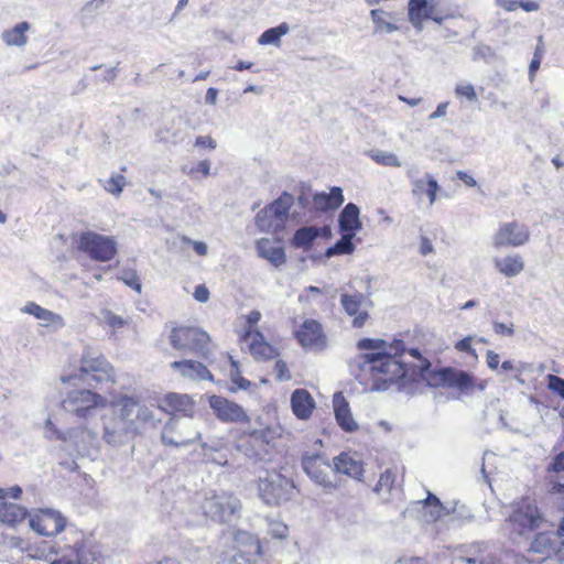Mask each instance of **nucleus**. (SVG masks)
I'll use <instances>...</instances> for the list:
<instances>
[{"label":"nucleus","mask_w":564,"mask_h":564,"mask_svg":"<svg viewBox=\"0 0 564 564\" xmlns=\"http://www.w3.org/2000/svg\"><path fill=\"white\" fill-rule=\"evenodd\" d=\"M357 348L367 352L359 354L350 361V370L356 377L357 371L369 373L373 379L384 375L388 376L386 381L392 382L406 375V366L401 359L403 341L388 344L383 339L362 338L358 340Z\"/></svg>","instance_id":"obj_1"},{"label":"nucleus","mask_w":564,"mask_h":564,"mask_svg":"<svg viewBox=\"0 0 564 564\" xmlns=\"http://www.w3.org/2000/svg\"><path fill=\"white\" fill-rule=\"evenodd\" d=\"M112 414L104 419L102 440L111 447H121L140 434L139 424H154L150 408L130 395H120L111 402Z\"/></svg>","instance_id":"obj_2"},{"label":"nucleus","mask_w":564,"mask_h":564,"mask_svg":"<svg viewBox=\"0 0 564 564\" xmlns=\"http://www.w3.org/2000/svg\"><path fill=\"white\" fill-rule=\"evenodd\" d=\"M107 404V398L90 389L69 390L61 401L64 411L84 420L94 416L98 409H102Z\"/></svg>","instance_id":"obj_3"},{"label":"nucleus","mask_w":564,"mask_h":564,"mask_svg":"<svg viewBox=\"0 0 564 564\" xmlns=\"http://www.w3.org/2000/svg\"><path fill=\"white\" fill-rule=\"evenodd\" d=\"M202 440V432L192 419L173 415L161 430L160 441L165 447L182 448Z\"/></svg>","instance_id":"obj_4"},{"label":"nucleus","mask_w":564,"mask_h":564,"mask_svg":"<svg viewBox=\"0 0 564 564\" xmlns=\"http://www.w3.org/2000/svg\"><path fill=\"white\" fill-rule=\"evenodd\" d=\"M80 379L93 388L102 389L115 383V369L100 354L86 350L80 360Z\"/></svg>","instance_id":"obj_5"},{"label":"nucleus","mask_w":564,"mask_h":564,"mask_svg":"<svg viewBox=\"0 0 564 564\" xmlns=\"http://www.w3.org/2000/svg\"><path fill=\"white\" fill-rule=\"evenodd\" d=\"M294 482L276 470H270L259 477V497L268 506H279L289 501L294 492Z\"/></svg>","instance_id":"obj_6"},{"label":"nucleus","mask_w":564,"mask_h":564,"mask_svg":"<svg viewBox=\"0 0 564 564\" xmlns=\"http://www.w3.org/2000/svg\"><path fill=\"white\" fill-rule=\"evenodd\" d=\"M293 204V196L286 192L282 193L279 198L257 214V227L263 232L281 231L285 227Z\"/></svg>","instance_id":"obj_7"},{"label":"nucleus","mask_w":564,"mask_h":564,"mask_svg":"<svg viewBox=\"0 0 564 564\" xmlns=\"http://www.w3.org/2000/svg\"><path fill=\"white\" fill-rule=\"evenodd\" d=\"M209 335L196 327H175L171 330L170 344L180 351H195L207 357L209 349Z\"/></svg>","instance_id":"obj_8"},{"label":"nucleus","mask_w":564,"mask_h":564,"mask_svg":"<svg viewBox=\"0 0 564 564\" xmlns=\"http://www.w3.org/2000/svg\"><path fill=\"white\" fill-rule=\"evenodd\" d=\"M544 521L534 500L529 498L522 499L513 507L512 513L509 516L508 524L519 535L539 529Z\"/></svg>","instance_id":"obj_9"},{"label":"nucleus","mask_w":564,"mask_h":564,"mask_svg":"<svg viewBox=\"0 0 564 564\" xmlns=\"http://www.w3.org/2000/svg\"><path fill=\"white\" fill-rule=\"evenodd\" d=\"M78 249L95 261L106 262L116 256L117 241L110 236L86 231L79 236Z\"/></svg>","instance_id":"obj_10"},{"label":"nucleus","mask_w":564,"mask_h":564,"mask_svg":"<svg viewBox=\"0 0 564 564\" xmlns=\"http://www.w3.org/2000/svg\"><path fill=\"white\" fill-rule=\"evenodd\" d=\"M240 507L239 499L227 494L207 497L202 505L204 514L219 522L230 521Z\"/></svg>","instance_id":"obj_11"},{"label":"nucleus","mask_w":564,"mask_h":564,"mask_svg":"<svg viewBox=\"0 0 564 564\" xmlns=\"http://www.w3.org/2000/svg\"><path fill=\"white\" fill-rule=\"evenodd\" d=\"M29 524L36 533L45 536H53L64 530L66 519L57 510L40 509L30 514Z\"/></svg>","instance_id":"obj_12"},{"label":"nucleus","mask_w":564,"mask_h":564,"mask_svg":"<svg viewBox=\"0 0 564 564\" xmlns=\"http://www.w3.org/2000/svg\"><path fill=\"white\" fill-rule=\"evenodd\" d=\"M530 239V230L527 225L518 221H507L499 225V228L492 236L495 248L521 247Z\"/></svg>","instance_id":"obj_13"},{"label":"nucleus","mask_w":564,"mask_h":564,"mask_svg":"<svg viewBox=\"0 0 564 564\" xmlns=\"http://www.w3.org/2000/svg\"><path fill=\"white\" fill-rule=\"evenodd\" d=\"M302 467L308 478L324 488H336L330 475L334 473L328 460L319 454L305 453L302 457Z\"/></svg>","instance_id":"obj_14"},{"label":"nucleus","mask_w":564,"mask_h":564,"mask_svg":"<svg viewBox=\"0 0 564 564\" xmlns=\"http://www.w3.org/2000/svg\"><path fill=\"white\" fill-rule=\"evenodd\" d=\"M44 437L50 441H62L70 444L78 454H84L87 451L86 440H94V435L85 430L59 431L50 417L44 424Z\"/></svg>","instance_id":"obj_15"},{"label":"nucleus","mask_w":564,"mask_h":564,"mask_svg":"<svg viewBox=\"0 0 564 564\" xmlns=\"http://www.w3.org/2000/svg\"><path fill=\"white\" fill-rule=\"evenodd\" d=\"M209 405L221 422L247 423L249 416L237 403L219 395L209 398Z\"/></svg>","instance_id":"obj_16"},{"label":"nucleus","mask_w":564,"mask_h":564,"mask_svg":"<svg viewBox=\"0 0 564 564\" xmlns=\"http://www.w3.org/2000/svg\"><path fill=\"white\" fill-rule=\"evenodd\" d=\"M371 302L362 293L356 292L354 294L344 293L340 296V304L345 311V313L351 317L354 327H362L369 314L367 312V306Z\"/></svg>","instance_id":"obj_17"},{"label":"nucleus","mask_w":564,"mask_h":564,"mask_svg":"<svg viewBox=\"0 0 564 564\" xmlns=\"http://www.w3.org/2000/svg\"><path fill=\"white\" fill-rule=\"evenodd\" d=\"M242 348L248 347L250 354L259 360H270L276 356V349L265 341L257 329H247L240 337Z\"/></svg>","instance_id":"obj_18"},{"label":"nucleus","mask_w":564,"mask_h":564,"mask_svg":"<svg viewBox=\"0 0 564 564\" xmlns=\"http://www.w3.org/2000/svg\"><path fill=\"white\" fill-rule=\"evenodd\" d=\"M432 383L455 388L465 393L474 389V378L466 371L454 368H444L438 371Z\"/></svg>","instance_id":"obj_19"},{"label":"nucleus","mask_w":564,"mask_h":564,"mask_svg":"<svg viewBox=\"0 0 564 564\" xmlns=\"http://www.w3.org/2000/svg\"><path fill=\"white\" fill-rule=\"evenodd\" d=\"M295 335L304 348L321 349L326 343L322 325L315 319L304 321Z\"/></svg>","instance_id":"obj_20"},{"label":"nucleus","mask_w":564,"mask_h":564,"mask_svg":"<svg viewBox=\"0 0 564 564\" xmlns=\"http://www.w3.org/2000/svg\"><path fill=\"white\" fill-rule=\"evenodd\" d=\"M202 449L203 459L218 466H226L228 464L227 456L223 451L227 446V442L221 436L207 435L205 438L198 440Z\"/></svg>","instance_id":"obj_21"},{"label":"nucleus","mask_w":564,"mask_h":564,"mask_svg":"<svg viewBox=\"0 0 564 564\" xmlns=\"http://www.w3.org/2000/svg\"><path fill=\"white\" fill-rule=\"evenodd\" d=\"M417 170L415 167H410L406 171V176L412 186V194L414 196H421L425 193L429 197L430 205H433L436 202V194L440 191V185L435 177L426 173L424 178L416 177Z\"/></svg>","instance_id":"obj_22"},{"label":"nucleus","mask_w":564,"mask_h":564,"mask_svg":"<svg viewBox=\"0 0 564 564\" xmlns=\"http://www.w3.org/2000/svg\"><path fill=\"white\" fill-rule=\"evenodd\" d=\"M160 408L169 413L178 412L183 415L182 419H193L195 402L187 394L170 392L161 401Z\"/></svg>","instance_id":"obj_23"},{"label":"nucleus","mask_w":564,"mask_h":564,"mask_svg":"<svg viewBox=\"0 0 564 564\" xmlns=\"http://www.w3.org/2000/svg\"><path fill=\"white\" fill-rule=\"evenodd\" d=\"M333 408L336 422L345 432L352 433L359 429L358 423L352 417L349 404L341 392L334 394Z\"/></svg>","instance_id":"obj_24"},{"label":"nucleus","mask_w":564,"mask_h":564,"mask_svg":"<svg viewBox=\"0 0 564 564\" xmlns=\"http://www.w3.org/2000/svg\"><path fill=\"white\" fill-rule=\"evenodd\" d=\"M256 248L259 257L265 259L275 268L286 262L285 250L279 242L261 238L257 241Z\"/></svg>","instance_id":"obj_25"},{"label":"nucleus","mask_w":564,"mask_h":564,"mask_svg":"<svg viewBox=\"0 0 564 564\" xmlns=\"http://www.w3.org/2000/svg\"><path fill=\"white\" fill-rule=\"evenodd\" d=\"M360 209L354 203H348L338 216V226L341 234H350L354 237L362 228Z\"/></svg>","instance_id":"obj_26"},{"label":"nucleus","mask_w":564,"mask_h":564,"mask_svg":"<svg viewBox=\"0 0 564 564\" xmlns=\"http://www.w3.org/2000/svg\"><path fill=\"white\" fill-rule=\"evenodd\" d=\"M315 408V401L305 389H296L291 395V409L300 420H307Z\"/></svg>","instance_id":"obj_27"},{"label":"nucleus","mask_w":564,"mask_h":564,"mask_svg":"<svg viewBox=\"0 0 564 564\" xmlns=\"http://www.w3.org/2000/svg\"><path fill=\"white\" fill-rule=\"evenodd\" d=\"M171 368L180 371L181 376L191 380H213V375L202 362L180 360L171 362Z\"/></svg>","instance_id":"obj_28"},{"label":"nucleus","mask_w":564,"mask_h":564,"mask_svg":"<svg viewBox=\"0 0 564 564\" xmlns=\"http://www.w3.org/2000/svg\"><path fill=\"white\" fill-rule=\"evenodd\" d=\"M333 471H337L354 479L361 480L364 475V466L360 460L355 459L348 453H340L334 458Z\"/></svg>","instance_id":"obj_29"},{"label":"nucleus","mask_w":564,"mask_h":564,"mask_svg":"<svg viewBox=\"0 0 564 564\" xmlns=\"http://www.w3.org/2000/svg\"><path fill=\"white\" fill-rule=\"evenodd\" d=\"M344 200L343 189L338 186L332 187L329 193L321 192L313 196V205L317 212L337 209Z\"/></svg>","instance_id":"obj_30"},{"label":"nucleus","mask_w":564,"mask_h":564,"mask_svg":"<svg viewBox=\"0 0 564 564\" xmlns=\"http://www.w3.org/2000/svg\"><path fill=\"white\" fill-rule=\"evenodd\" d=\"M433 11L434 8L429 6L427 0H409V21L417 32L423 30L424 20L432 18Z\"/></svg>","instance_id":"obj_31"},{"label":"nucleus","mask_w":564,"mask_h":564,"mask_svg":"<svg viewBox=\"0 0 564 564\" xmlns=\"http://www.w3.org/2000/svg\"><path fill=\"white\" fill-rule=\"evenodd\" d=\"M370 19L373 23L375 34H391L399 31V26L395 23V14L392 12L372 9L370 11Z\"/></svg>","instance_id":"obj_32"},{"label":"nucleus","mask_w":564,"mask_h":564,"mask_svg":"<svg viewBox=\"0 0 564 564\" xmlns=\"http://www.w3.org/2000/svg\"><path fill=\"white\" fill-rule=\"evenodd\" d=\"M21 312L42 321L43 326L55 325L57 327H63L65 325L61 315L40 306L35 302H28L23 307H21Z\"/></svg>","instance_id":"obj_33"},{"label":"nucleus","mask_w":564,"mask_h":564,"mask_svg":"<svg viewBox=\"0 0 564 564\" xmlns=\"http://www.w3.org/2000/svg\"><path fill=\"white\" fill-rule=\"evenodd\" d=\"M234 540L238 546H246L245 553L250 556L248 561L256 562V557L262 555L260 541L256 535L248 531L238 530L234 534Z\"/></svg>","instance_id":"obj_34"},{"label":"nucleus","mask_w":564,"mask_h":564,"mask_svg":"<svg viewBox=\"0 0 564 564\" xmlns=\"http://www.w3.org/2000/svg\"><path fill=\"white\" fill-rule=\"evenodd\" d=\"M26 517V509L23 507L1 501L0 502V522L14 527L15 524L22 522Z\"/></svg>","instance_id":"obj_35"},{"label":"nucleus","mask_w":564,"mask_h":564,"mask_svg":"<svg viewBox=\"0 0 564 564\" xmlns=\"http://www.w3.org/2000/svg\"><path fill=\"white\" fill-rule=\"evenodd\" d=\"M496 269L505 276L512 278L520 274L524 269V262L518 254L495 259Z\"/></svg>","instance_id":"obj_36"},{"label":"nucleus","mask_w":564,"mask_h":564,"mask_svg":"<svg viewBox=\"0 0 564 564\" xmlns=\"http://www.w3.org/2000/svg\"><path fill=\"white\" fill-rule=\"evenodd\" d=\"M30 23L23 21L18 23L12 29L4 30L1 33V39L8 46H24L28 42L25 33L30 30Z\"/></svg>","instance_id":"obj_37"},{"label":"nucleus","mask_w":564,"mask_h":564,"mask_svg":"<svg viewBox=\"0 0 564 564\" xmlns=\"http://www.w3.org/2000/svg\"><path fill=\"white\" fill-rule=\"evenodd\" d=\"M280 426H267L260 430H253L249 433L248 443L251 445H271L281 436Z\"/></svg>","instance_id":"obj_38"},{"label":"nucleus","mask_w":564,"mask_h":564,"mask_svg":"<svg viewBox=\"0 0 564 564\" xmlns=\"http://www.w3.org/2000/svg\"><path fill=\"white\" fill-rule=\"evenodd\" d=\"M484 545L480 543L471 544L462 550V554L453 558L452 564H485Z\"/></svg>","instance_id":"obj_39"},{"label":"nucleus","mask_w":564,"mask_h":564,"mask_svg":"<svg viewBox=\"0 0 564 564\" xmlns=\"http://www.w3.org/2000/svg\"><path fill=\"white\" fill-rule=\"evenodd\" d=\"M317 237H319L318 227H302L295 231L292 245L295 248H310Z\"/></svg>","instance_id":"obj_40"},{"label":"nucleus","mask_w":564,"mask_h":564,"mask_svg":"<svg viewBox=\"0 0 564 564\" xmlns=\"http://www.w3.org/2000/svg\"><path fill=\"white\" fill-rule=\"evenodd\" d=\"M290 28L288 23L283 22L275 28H270L265 30L258 39V43L260 45H279L281 36L288 34Z\"/></svg>","instance_id":"obj_41"},{"label":"nucleus","mask_w":564,"mask_h":564,"mask_svg":"<svg viewBox=\"0 0 564 564\" xmlns=\"http://www.w3.org/2000/svg\"><path fill=\"white\" fill-rule=\"evenodd\" d=\"M366 155L382 166L400 167L402 165L401 160L389 151L369 150L366 152Z\"/></svg>","instance_id":"obj_42"},{"label":"nucleus","mask_w":564,"mask_h":564,"mask_svg":"<svg viewBox=\"0 0 564 564\" xmlns=\"http://www.w3.org/2000/svg\"><path fill=\"white\" fill-rule=\"evenodd\" d=\"M352 239V235L343 234L341 238L334 246L326 249V258H332L337 254H351L355 251Z\"/></svg>","instance_id":"obj_43"},{"label":"nucleus","mask_w":564,"mask_h":564,"mask_svg":"<svg viewBox=\"0 0 564 564\" xmlns=\"http://www.w3.org/2000/svg\"><path fill=\"white\" fill-rule=\"evenodd\" d=\"M394 473L391 469H386V471L381 474L373 490L378 495H381L382 498L387 501L389 498L384 495H389L394 489Z\"/></svg>","instance_id":"obj_44"},{"label":"nucleus","mask_w":564,"mask_h":564,"mask_svg":"<svg viewBox=\"0 0 564 564\" xmlns=\"http://www.w3.org/2000/svg\"><path fill=\"white\" fill-rule=\"evenodd\" d=\"M51 564H85V552L83 545L76 544L74 547L69 549L68 554L53 561Z\"/></svg>","instance_id":"obj_45"},{"label":"nucleus","mask_w":564,"mask_h":564,"mask_svg":"<svg viewBox=\"0 0 564 564\" xmlns=\"http://www.w3.org/2000/svg\"><path fill=\"white\" fill-rule=\"evenodd\" d=\"M495 58L496 53L489 45L479 44L473 48V61H484L486 63H491Z\"/></svg>","instance_id":"obj_46"},{"label":"nucleus","mask_w":564,"mask_h":564,"mask_svg":"<svg viewBox=\"0 0 564 564\" xmlns=\"http://www.w3.org/2000/svg\"><path fill=\"white\" fill-rule=\"evenodd\" d=\"M126 185L124 176L117 174L104 183V188L112 195L119 196Z\"/></svg>","instance_id":"obj_47"},{"label":"nucleus","mask_w":564,"mask_h":564,"mask_svg":"<svg viewBox=\"0 0 564 564\" xmlns=\"http://www.w3.org/2000/svg\"><path fill=\"white\" fill-rule=\"evenodd\" d=\"M231 364L230 377L232 383L238 388L246 390L250 387V381L240 376V370L238 368V362L229 357Z\"/></svg>","instance_id":"obj_48"},{"label":"nucleus","mask_w":564,"mask_h":564,"mask_svg":"<svg viewBox=\"0 0 564 564\" xmlns=\"http://www.w3.org/2000/svg\"><path fill=\"white\" fill-rule=\"evenodd\" d=\"M554 457L547 466V471L562 473L564 471V447L558 448L557 445L553 447Z\"/></svg>","instance_id":"obj_49"},{"label":"nucleus","mask_w":564,"mask_h":564,"mask_svg":"<svg viewBox=\"0 0 564 564\" xmlns=\"http://www.w3.org/2000/svg\"><path fill=\"white\" fill-rule=\"evenodd\" d=\"M429 512V516L425 513L426 521H437L444 516L449 514V509L442 505H433V507L423 508Z\"/></svg>","instance_id":"obj_50"},{"label":"nucleus","mask_w":564,"mask_h":564,"mask_svg":"<svg viewBox=\"0 0 564 564\" xmlns=\"http://www.w3.org/2000/svg\"><path fill=\"white\" fill-rule=\"evenodd\" d=\"M455 94L458 97H465L469 101H477V94L471 84H457L455 87Z\"/></svg>","instance_id":"obj_51"},{"label":"nucleus","mask_w":564,"mask_h":564,"mask_svg":"<svg viewBox=\"0 0 564 564\" xmlns=\"http://www.w3.org/2000/svg\"><path fill=\"white\" fill-rule=\"evenodd\" d=\"M546 380L547 388L564 399V379L555 375H547Z\"/></svg>","instance_id":"obj_52"},{"label":"nucleus","mask_w":564,"mask_h":564,"mask_svg":"<svg viewBox=\"0 0 564 564\" xmlns=\"http://www.w3.org/2000/svg\"><path fill=\"white\" fill-rule=\"evenodd\" d=\"M105 323L111 328H121L128 324V321L123 317L113 314L111 311H105L102 313Z\"/></svg>","instance_id":"obj_53"},{"label":"nucleus","mask_w":564,"mask_h":564,"mask_svg":"<svg viewBox=\"0 0 564 564\" xmlns=\"http://www.w3.org/2000/svg\"><path fill=\"white\" fill-rule=\"evenodd\" d=\"M120 280L128 286L132 288L137 292H141V283L138 275L134 272H124Z\"/></svg>","instance_id":"obj_54"},{"label":"nucleus","mask_w":564,"mask_h":564,"mask_svg":"<svg viewBox=\"0 0 564 564\" xmlns=\"http://www.w3.org/2000/svg\"><path fill=\"white\" fill-rule=\"evenodd\" d=\"M552 491L558 495L560 507L564 510V476L551 481Z\"/></svg>","instance_id":"obj_55"},{"label":"nucleus","mask_w":564,"mask_h":564,"mask_svg":"<svg viewBox=\"0 0 564 564\" xmlns=\"http://www.w3.org/2000/svg\"><path fill=\"white\" fill-rule=\"evenodd\" d=\"M183 172L191 176H193L197 172L202 173L204 176H208L210 174V162L208 160H203L198 162L196 166L189 169L188 171L183 169Z\"/></svg>","instance_id":"obj_56"},{"label":"nucleus","mask_w":564,"mask_h":564,"mask_svg":"<svg viewBox=\"0 0 564 564\" xmlns=\"http://www.w3.org/2000/svg\"><path fill=\"white\" fill-rule=\"evenodd\" d=\"M409 355L413 358L417 359L420 361V365L416 366L420 373L423 376V373L430 368V362L426 359H423L421 356V352L416 348L409 349Z\"/></svg>","instance_id":"obj_57"},{"label":"nucleus","mask_w":564,"mask_h":564,"mask_svg":"<svg viewBox=\"0 0 564 564\" xmlns=\"http://www.w3.org/2000/svg\"><path fill=\"white\" fill-rule=\"evenodd\" d=\"M194 299L200 303H206L209 300V291L204 284L195 288Z\"/></svg>","instance_id":"obj_58"},{"label":"nucleus","mask_w":564,"mask_h":564,"mask_svg":"<svg viewBox=\"0 0 564 564\" xmlns=\"http://www.w3.org/2000/svg\"><path fill=\"white\" fill-rule=\"evenodd\" d=\"M274 370L276 372V377L280 380H288L290 379L289 370L286 367V364L282 360H278L274 365Z\"/></svg>","instance_id":"obj_59"},{"label":"nucleus","mask_w":564,"mask_h":564,"mask_svg":"<svg viewBox=\"0 0 564 564\" xmlns=\"http://www.w3.org/2000/svg\"><path fill=\"white\" fill-rule=\"evenodd\" d=\"M458 351L468 352L475 355V350L471 348V337H465L458 340L455 345Z\"/></svg>","instance_id":"obj_60"},{"label":"nucleus","mask_w":564,"mask_h":564,"mask_svg":"<svg viewBox=\"0 0 564 564\" xmlns=\"http://www.w3.org/2000/svg\"><path fill=\"white\" fill-rule=\"evenodd\" d=\"M448 105L449 102L448 101H444V102H441L437 107H436V110L433 111L430 116H429V119L430 120H435L437 118H441V117H444L447 112V108H448Z\"/></svg>","instance_id":"obj_61"},{"label":"nucleus","mask_w":564,"mask_h":564,"mask_svg":"<svg viewBox=\"0 0 564 564\" xmlns=\"http://www.w3.org/2000/svg\"><path fill=\"white\" fill-rule=\"evenodd\" d=\"M494 330L500 335H507V336L513 335L512 325H507L503 323H498V322L494 323Z\"/></svg>","instance_id":"obj_62"},{"label":"nucleus","mask_w":564,"mask_h":564,"mask_svg":"<svg viewBox=\"0 0 564 564\" xmlns=\"http://www.w3.org/2000/svg\"><path fill=\"white\" fill-rule=\"evenodd\" d=\"M196 147H208L210 149L216 148V142L209 135H199L195 140Z\"/></svg>","instance_id":"obj_63"},{"label":"nucleus","mask_w":564,"mask_h":564,"mask_svg":"<svg viewBox=\"0 0 564 564\" xmlns=\"http://www.w3.org/2000/svg\"><path fill=\"white\" fill-rule=\"evenodd\" d=\"M457 177H458V180H460L465 185H467V186H469V187H475V186L477 185L476 180H475L470 174H468L467 172L458 171V172H457Z\"/></svg>","instance_id":"obj_64"}]
</instances>
